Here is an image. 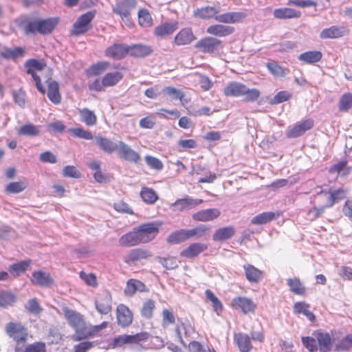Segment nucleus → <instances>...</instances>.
<instances>
[{"label":"nucleus","instance_id":"f257e3e1","mask_svg":"<svg viewBox=\"0 0 352 352\" xmlns=\"http://www.w3.org/2000/svg\"><path fill=\"white\" fill-rule=\"evenodd\" d=\"M302 342L309 352H330L334 338L333 333L318 329L312 333L311 336L302 337Z\"/></svg>","mask_w":352,"mask_h":352},{"label":"nucleus","instance_id":"f03ea898","mask_svg":"<svg viewBox=\"0 0 352 352\" xmlns=\"http://www.w3.org/2000/svg\"><path fill=\"white\" fill-rule=\"evenodd\" d=\"M223 94L226 97L244 96V101L252 102L257 100L261 92L258 89H250L245 85L239 82H230L223 89Z\"/></svg>","mask_w":352,"mask_h":352},{"label":"nucleus","instance_id":"7ed1b4c3","mask_svg":"<svg viewBox=\"0 0 352 352\" xmlns=\"http://www.w3.org/2000/svg\"><path fill=\"white\" fill-rule=\"evenodd\" d=\"M63 311L69 325L75 330V333L72 336L74 341H80L90 338L91 333L87 331L86 324L82 315L68 307L64 308Z\"/></svg>","mask_w":352,"mask_h":352},{"label":"nucleus","instance_id":"20e7f679","mask_svg":"<svg viewBox=\"0 0 352 352\" xmlns=\"http://www.w3.org/2000/svg\"><path fill=\"white\" fill-rule=\"evenodd\" d=\"M346 193L347 189L343 188L322 190L316 195L314 201L317 207L324 212L325 209L331 208L336 203L345 199Z\"/></svg>","mask_w":352,"mask_h":352},{"label":"nucleus","instance_id":"39448f33","mask_svg":"<svg viewBox=\"0 0 352 352\" xmlns=\"http://www.w3.org/2000/svg\"><path fill=\"white\" fill-rule=\"evenodd\" d=\"M96 13L95 10L89 11L78 17L69 31L70 35L79 36L89 32L92 28L91 22Z\"/></svg>","mask_w":352,"mask_h":352},{"label":"nucleus","instance_id":"423d86ee","mask_svg":"<svg viewBox=\"0 0 352 352\" xmlns=\"http://www.w3.org/2000/svg\"><path fill=\"white\" fill-rule=\"evenodd\" d=\"M160 225L158 222L153 221L135 227L140 243H147L153 241L159 233Z\"/></svg>","mask_w":352,"mask_h":352},{"label":"nucleus","instance_id":"0eeeda50","mask_svg":"<svg viewBox=\"0 0 352 352\" xmlns=\"http://www.w3.org/2000/svg\"><path fill=\"white\" fill-rule=\"evenodd\" d=\"M6 334L14 340L16 345L26 342L28 338V330L26 327L18 322H10L5 327Z\"/></svg>","mask_w":352,"mask_h":352},{"label":"nucleus","instance_id":"6e6552de","mask_svg":"<svg viewBox=\"0 0 352 352\" xmlns=\"http://www.w3.org/2000/svg\"><path fill=\"white\" fill-rule=\"evenodd\" d=\"M24 67L26 68L27 74L31 75L34 79L38 91L44 94L45 93V89L43 86L41 79L40 76L37 75L36 72L42 71L46 67V64L37 59L31 58L26 60L24 64Z\"/></svg>","mask_w":352,"mask_h":352},{"label":"nucleus","instance_id":"1a4fd4ad","mask_svg":"<svg viewBox=\"0 0 352 352\" xmlns=\"http://www.w3.org/2000/svg\"><path fill=\"white\" fill-rule=\"evenodd\" d=\"M195 48L204 54H216L223 48L222 41L216 37L206 36L197 41Z\"/></svg>","mask_w":352,"mask_h":352},{"label":"nucleus","instance_id":"9d476101","mask_svg":"<svg viewBox=\"0 0 352 352\" xmlns=\"http://www.w3.org/2000/svg\"><path fill=\"white\" fill-rule=\"evenodd\" d=\"M118 153L120 158L129 162L138 164L141 161L140 154L122 141L118 142Z\"/></svg>","mask_w":352,"mask_h":352},{"label":"nucleus","instance_id":"9b49d317","mask_svg":"<svg viewBox=\"0 0 352 352\" xmlns=\"http://www.w3.org/2000/svg\"><path fill=\"white\" fill-rule=\"evenodd\" d=\"M135 0H122L118 2L113 8V11L119 15L122 20L126 23L131 11L136 7Z\"/></svg>","mask_w":352,"mask_h":352},{"label":"nucleus","instance_id":"f8f14e48","mask_svg":"<svg viewBox=\"0 0 352 352\" xmlns=\"http://www.w3.org/2000/svg\"><path fill=\"white\" fill-rule=\"evenodd\" d=\"M203 202V199H192L188 195H186L183 198L177 199L173 204H171L170 207L173 211L182 212L194 208L201 204Z\"/></svg>","mask_w":352,"mask_h":352},{"label":"nucleus","instance_id":"ddd939ff","mask_svg":"<svg viewBox=\"0 0 352 352\" xmlns=\"http://www.w3.org/2000/svg\"><path fill=\"white\" fill-rule=\"evenodd\" d=\"M104 55L115 60L124 59L128 55V45L115 43L106 48Z\"/></svg>","mask_w":352,"mask_h":352},{"label":"nucleus","instance_id":"4468645a","mask_svg":"<svg viewBox=\"0 0 352 352\" xmlns=\"http://www.w3.org/2000/svg\"><path fill=\"white\" fill-rule=\"evenodd\" d=\"M152 256L151 252L145 248H135L131 250L124 256V261L129 265H134L141 260H146Z\"/></svg>","mask_w":352,"mask_h":352},{"label":"nucleus","instance_id":"2eb2a0df","mask_svg":"<svg viewBox=\"0 0 352 352\" xmlns=\"http://www.w3.org/2000/svg\"><path fill=\"white\" fill-rule=\"evenodd\" d=\"M232 307L241 311L243 314L252 313L256 308V303L251 299L244 296H238L232 299Z\"/></svg>","mask_w":352,"mask_h":352},{"label":"nucleus","instance_id":"dca6fc26","mask_svg":"<svg viewBox=\"0 0 352 352\" xmlns=\"http://www.w3.org/2000/svg\"><path fill=\"white\" fill-rule=\"evenodd\" d=\"M111 296L107 291L98 294L95 305L97 311L101 314H107L111 310Z\"/></svg>","mask_w":352,"mask_h":352},{"label":"nucleus","instance_id":"f3484780","mask_svg":"<svg viewBox=\"0 0 352 352\" xmlns=\"http://www.w3.org/2000/svg\"><path fill=\"white\" fill-rule=\"evenodd\" d=\"M314 126V120L307 118L301 122L296 124L291 129L287 131L288 138H296L304 135L307 131L311 129Z\"/></svg>","mask_w":352,"mask_h":352},{"label":"nucleus","instance_id":"a211bd4d","mask_svg":"<svg viewBox=\"0 0 352 352\" xmlns=\"http://www.w3.org/2000/svg\"><path fill=\"white\" fill-rule=\"evenodd\" d=\"M197 39L192 29L189 27L182 28L175 35L173 43L177 46L187 45Z\"/></svg>","mask_w":352,"mask_h":352},{"label":"nucleus","instance_id":"6ab92c4d","mask_svg":"<svg viewBox=\"0 0 352 352\" xmlns=\"http://www.w3.org/2000/svg\"><path fill=\"white\" fill-rule=\"evenodd\" d=\"M208 245L206 243L195 242L183 249L180 256L186 258H194L199 256L202 252L206 251Z\"/></svg>","mask_w":352,"mask_h":352},{"label":"nucleus","instance_id":"aec40b11","mask_svg":"<svg viewBox=\"0 0 352 352\" xmlns=\"http://www.w3.org/2000/svg\"><path fill=\"white\" fill-rule=\"evenodd\" d=\"M116 318L118 325L122 327H129L133 320L132 312L126 305L123 304H120L117 307Z\"/></svg>","mask_w":352,"mask_h":352},{"label":"nucleus","instance_id":"412c9836","mask_svg":"<svg viewBox=\"0 0 352 352\" xmlns=\"http://www.w3.org/2000/svg\"><path fill=\"white\" fill-rule=\"evenodd\" d=\"M221 215V212L217 208H208L200 210L192 215L195 221L208 222L217 219Z\"/></svg>","mask_w":352,"mask_h":352},{"label":"nucleus","instance_id":"4be33fe9","mask_svg":"<svg viewBox=\"0 0 352 352\" xmlns=\"http://www.w3.org/2000/svg\"><path fill=\"white\" fill-rule=\"evenodd\" d=\"M30 281L32 285L43 287H49L54 283V280L50 274L42 270L34 271L32 274Z\"/></svg>","mask_w":352,"mask_h":352},{"label":"nucleus","instance_id":"5701e85b","mask_svg":"<svg viewBox=\"0 0 352 352\" xmlns=\"http://www.w3.org/2000/svg\"><path fill=\"white\" fill-rule=\"evenodd\" d=\"M349 32V30L345 26L332 25L329 28H324L320 34L322 39L338 38L342 37Z\"/></svg>","mask_w":352,"mask_h":352},{"label":"nucleus","instance_id":"b1692460","mask_svg":"<svg viewBox=\"0 0 352 352\" xmlns=\"http://www.w3.org/2000/svg\"><path fill=\"white\" fill-rule=\"evenodd\" d=\"M247 16L243 12H228L223 14H218L216 21L221 23H236L243 21Z\"/></svg>","mask_w":352,"mask_h":352},{"label":"nucleus","instance_id":"393cba45","mask_svg":"<svg viewBox=\"0 0 352 352\" xmlns=\"http://www.w3.org/2000/svg\"><path fill=\"white\" fill-rule=\"evenodd\" d=\"M235 28L232 26L223 24H213L208 27L206 32L217 37H226L232 34Z\"/></svg>","mask_w":352,"mask_h":352},{"label":"nucleus","instance_id":"a878e982","mask_svg":"<svg viewBox=\"0 0 352 352\" xmlns=\"http://www.w3.org/2000/svg\"><path fill=\"white\" fill-rule=\"evenodd\" d=\"M274 18L280 20L298 19L301 17L302 13L300 10L288 8L283 7L276 8L273 11Z\"/></svg>","mask_w":352,"mask_h":352},{"label":"nucleus","instance_id":"bb28decb","mask_svg":"<svg viewBox=\"0 0 352 352\" xmlns=\"http://www.w3.org/2000/svg\"><path fill=\"white\" fill-rule=\"evenodd\" d=\"M178 28V22L176 21H166L156 26L154 34L157 37H165L172 34Z\"/></svg>","mask_w":352,"mask_h":352},{"label":"nucleus","instance_id":"cd10ccee","mask_svg":"<svg viewBox=\"0 0 352 352\" xmlns=\"http://www.w3.org/2000/svg\"><path fill=\"white\" fill-rule=\"evenodd\" d=\"M234 342L240 352H250L252 349L251 338L244 333H236L234 335Z\"/></svg>","mask_w":352,"mask_h":352},{"label":"nucleus","instance_id":"c85d7f7f","mask_svg":"<svg viewBox=\"0 0 352 352\" xmlns=\"http://www.w3.org/2000/svg\"><path fill=\"white\" fill-rule=\"evenodd\" d=\"M153 52L151 47L143 44L128 45V54L135 58H143L148 56Z\"/></svg>","mask_w":352,"mask_h":352},{"label":"nucleus","instance_id":"c756f323","mask_svg":"<svg viewBox=\"0 0 352 352\" xmlns=\"http://www.w3.org/2000/svg\"><path fill=\"white\" fill-rule=\"evenodd\" d=\"M309 304L305 301H300L294 303L293 307V312L296 315L303 314L308 320L311 322L316 321V318L314 314L310 311Z\"/></svg>","mask_w":352,"mask_h":352},{"label":"nucleus","instance_id":"7c9ffc66","mask_svg":"<svg viewBox=\"0 0 352 352\" xmlns=\"http://www.w3.org/2000/svg\"><path fill=\"white\" fill-rule=\"evenodd\" d=\"M97 146L104 153L111 154L117 151L118 143L113 142L111 140L102 136H96L94 138Z\"/></svg>","mask_w":352,"mask_h":352},{"label":"nucleus","instance_id":"2f4dec72","mask_svg":"<svg viewBox=\"0 0 352 352\" xmlns=\"http://www.w3.org/2000/svg\"><path fill=\"white\" fill-rule=\"evenodd\" d=\"M118 243L123 248L133 247L141 244L135 228L131 231L121 236Z\"/></svg>","mask_w":352,"mask_h":352},{"label":"nucleus","instance_id":"473e14b6","mask_svg":"<svg viewBox=\"0 0 352 352\" xmlns=\"http://www.w3.org/2000/svg\"><path fill=\"white\" fill-rule=\"evenodd\" d=\"M247 280L251 283H256L261 281L263 277V272L251 264L243 265Z\"/></svg>","mask_w":352,"mask_h":352},{"label":"nucleus","instance_id":"72a5a7b5","mask_svg":"<svg viewBox=\"0 0 352 352\" xmlns=\"http://www.w3.org/2000/svg\"><path fill=\"white\" fill-rule=\"evenodd\" d=\"M59 22V18L50 17L47 19L40 18V34L47 35L51 34Z\"/></svg>","mask_w":352,"mask_h":352},{"label":"nucleus","instance_id":"f704fd0d","mask_svg":"<svg viewBox=\"0 0 352 352\" xmlns=\"http://www.w3.org/2000/svg\"><path fill=\"white\" fill-rule=\"evenodd\" d=\"M235 234V229L232 226H226L218 228L212 235L214 241H224L231 239Z\"/></svg>","mask_w":352,"mask_h":352},{"label":"nucleus","instance_id":"c9c22d12","mask_svg":"<svg viewBox=\"0 0 352 352\" xmlns=\"http://www.w3.org/2000/svg\"><path fill=\"white\" fill-rule=\"evenodd\" d=\"M47 97L54 104H58L61 102V95L59 91V85L55 81H50L47 83Z\"/></svg>","mask_w":352,"mask_h":352},{"label":"nucleus","instance_id":"e433bc0d","mask_svg":"<svg viewBox=\"0 0 352 352\" xmlns=\"http://www.w3.org/2000/svg\"><path fill=\"white\" fill-rule=\"evenodd\" d=\"M219 7L205 6L197 9L195 11V15L202 19H210L214 18L216 20V16L219 13Z\"/></svg>","mask_w":352,"mask_h":352},{"label":"nucleus","instance_id":"4c0bfd02","mask_svg":"<svg viewBox=\"0 0 352 352\" xmlns=\"http://www.w3.org/2000/svg\"><path fill=\"white\" fill-rule=\"evenodd\" d=\"M287 284L292 293L299 296L305 295L307 289L299 278H289L287 279Z\"/></svg>","mask_w":352,"mask_h":352},{"label":"nucleus","instance_id":"58836bf2","mask_svg":"<svg viewBox=\"0 0 352 352\" xmlns=\"http://www.w3.org/2000/svg\"><path fill=\"white\" fill-rule=\"evenodd\" d=\"M23 30L26 35L40 34V18H34L22 21Z\"/></svg>","mask_w":352,"mask_h":352},{"label":"nucleus","instance_id":"ea45409f","mask_svg":"<svg viewBox=\"0 0 352 352\" xmlns=\"http://www.w3.org/2000/svg\"><path fill=\"white\" fill-rule=\"evenodd\" d=\"M280 214L274 212H264L254 217L251 219V223L253 225H262L272 221L276 217H278Z\"/></svg>","mask_w":352,"mask_h":352},{"label":"nucleus","instance_id":"a19ab883","mask_svg":"<svg viewBox=\"0 0 352 352\" xmlns=\"http://www.w3.org/2000/svg\"><path fill=\"white\" fill-rule=\"evenodd\" d=\"M187 230L189 239L192 238L200 239L208 235L211 230V227L205 224H199L193 228Z\"/></svg>","mask_w":352,"mask_h":352},{"label":"nucleus","instance_id":"79ce46f5","mask_svg":"<svg viewBox=\"0 0 352 352\" xmlns=\"http://www.w3.org/2000/svg\"><path fill=\"white\" fill-rule=\"evenodd\" d=\"M26 53L25 47H18L14 49L5 48L1 52V57L6 59L16 60L19 58H22Z\"/></svg>","mask_w":352,"mask_h":352},{"label":"nucleus","instance_id":"37998d69","mask_svg":"<svg viewBox=\"0 0 352 352\" xmlns=\"http://www.w3.org/2000/svg\"><path fill=\"white\" fill-rule=\"evenodd\" d=\"M322 58V54L320 51H308L300 54L298 60L307 64H314L319 62Z\"/></svg>","mask_w":352,"mask_h":352},{"label":"nucleus","instance_id":"c03bdc74","mask_svg":"<svg viewBox=\"0 0 352 352\" xmlns=\"http://www.w3.org/2000/svg\"><path fill=\"white\" fill-rule=\"evenodd\" d=\"M330 174L339 175L342 173V176H345L351 172V168L348 166V161L344 159L338 163H336L331 166L328 170Z\"/></svg>","mask_w":352,"mask_h":352},{"label":"nucleus","instance_id":"a18cd8bd","mask_svg":"<svg viewBox=\"0 0 352 352\" xmlns=\"http://www.w3.org/2000/svg\"><path fill=\"white\" fill-rule=\"evenodd\" d=\"M352 349V333L338 340L334 345L336 351H349Z\"/></svg>","mask_w":352,"mask_h":352},{"label":"nucleus","instance_id":"49530a36","mask_svg":"<svg viewBox=\"0 0 352 352\" xmlns=\"http://www.w3.org/2000/svg\"><path fill=\"white\" fill-rule=\"evenodd\" d=\"M124 77L120 72H108L103 77V83L106 87L116 85Z\"/></svg>","mask_w":352,"mask_h":352},{"label":"nucleus","instance_id":"de8ad7c7","mask_svg":"<svg viewBox=\"0 0 352 352\" xmlns=\"http://www.w3.org/2000/svg\"><path fill=\"white\" fill-rule=\"evenodd\" d=\"M144 287V284L141 281L135 279H130L126 283L124 294L127 296H132L137 291L142 292Z\"/></svg>","mask_w":352,"mask_h":352},{"label":"nucleus","instance_id":"09e8293b","mask_svg":"<svg viewBox=\"0 0 352 352\" xmlns=\"http://www.w3.org/2000/svg\"><path fill=\"white\" fill-rule=\"evenodd\" d=\"M142 200L147 204H153L158 199V195L151 188L144 186L141 188L140 192Z\"/></svg>","mask_w":352,"mask_h":352},{"label":"nucleus","instance_id":"8fccbe9b","mask_svg":"<svg viewBox=\"0 0 352 352\" xmlns=\"http://www.w3.org/2000/svg\"><path fill=\"white\" fill-rule=\"evenodd\" d=\"M189 239L187 229H181L172 232L167 238V241L172 244H177Z\"/></svg>","mask_w":352,"mask_h":352},{"label":"nucleus","instance_id":"3c124183","mask_svg":"<svg viewBox=\"0 0 352 352\" xmlns=\"http://www.w3.org/2000/svg\"><path fill=\"white\" fill-rule=\"evenodd\" d=\"M79 115L82 122L87 126H94L97 122V117L93 111L87 108L79 110Z\"/></svg>","mask_w":352,"mask_h":352},{"label":"nucleus","instance_id":"603ef678","mask_svg":"<svg viewBox=\"0 0 352 352\" xmlns=\"http://www.w3.org/2000/svg\"><path fill=\"white\" fill-rule=\"evenodd\" d=\"M14 352H47V349L44 342H35L28 344L24 350L21 346L16 345Z\"/></svg>","mask_w":352,"mask_h":352},{"label":"nucleus","instance_id":"864d4df0","mask_svg":"<svg viewBox=\"0 0 352 352\" xmlns=\"http://www.w3.org/2000/svg\"><path fill=\"white\" fill-rule=\"evenodd\" d=\"M266 67L275 77L283 78L289 72L288 69L282 67L275 61L268 62Z\"/></svg>","mask_w":352,"mask_h":352},{"label":"nucleus","instance_id":"5fc2aeb1","mask_svg":"<svg viewBox=\"0 0 352 352\" xmlns=\"http://www.w3.org/2000/svg\"><path fill=\"white\" fill-rule=\"evenodd\" d=\"M30 264V260L22 261L11 265L8 270L12 275L16 277L19 276L21 273L25 272L28 269Z\"/></svg>","mask_w":352,"mask_h":352},{"label":"nucleus","instance_id":"6e6d98bb","mask_svg":"<svg viewBox=\"0 0 352 352\" xmlns=\"http://www.w3.org/2000/svg\"><path fill=\"white\" fill-rule=\"evenodd\" d=\"M138 23L142 28H150L153 25V19L146 8H141L138 12Z\"/></svg>","mask_w":352,"mask_h":352},{"label":"nucleus","instance_id":"4d7b16f0","mask_svg":"<svg viewBox=\"0 0 352 352\" xmlns=\"http://www.w3.org/2000/svg\"><path fill=\"white\" fill-rule=\"evenodd\" d=\"M19 135L37 136L40 133V130L37 126L32 124H25L18 129Z\"/></svg>","mask_w":352,"mask_h":352},{"label":"nucleus","instance_id":"13d9d810","mask_svg":"<svg viewBox=\"0 0 352 352\" xmlns=\"http://www.w3.org/2000/svg\"><path fill=\"white\" fill-rule=\"evenodd\" d=\"M16 301V296L13 293L8 291L0 292V307L12 306Z\"/></svg>","mask_w":352,"mask_h":352},{"label":"nucleus","instance_id":"bf43d9fd","mask_svg":"<svg viewBox=\"0 0 352 352\" xmlns=\"http://www.w3.org/2000/svg\"><path fill=\"white\" fill-rule=\"evenodd\" d=\"M155 309V302L151 299L144 302L140 311L142 317L146 319H151L153 316V311Z\"/></svg>","mask_w":352,"mask_h":352},{"label":"nucleus","instance_id":"052dcab7","mask_svg":"<svg viewBox=\"0 0 352 352\" xmlns=\"http://www.w3.org/2000/svg\"><path fill=\"white\" fill-rule=\"evenodd\" d=\"M157 260L162 266L168 270H175L178 267V260L175 256L157 257Z\"/></svg>","mask_w":352,"mask_h":352},{"label":"nucleus","instance_id":"680f3d73","mask_svg":"<svg viewBox=\"0 0 352 352\" xmlns=\"http://www.w3.org/2000/svg\"><path fill=\"white\" fill-rule=\"evenodd\" d=\"M352 107V94L346 93L340 98L338 108L342 112L348 111Z\"/></svg>","mask_w":352,"mask_h":352},{"label":"nucleus","instance_id":"e2e57ef3","mask_svg":"<svg viewBox=\"0 0 352 352\" xmlns=\"http://www.w3.org/2000/svg\"><path fill=\"white\" fill-rule=\"evenodd\" d=\"M27 187V183L25 181H19L10 183L6 187V192L7 193H19L23 191Z\"/></svg>","mask_w":352,"mask_h":352},{"label":"nucleus","instance_id":"0e129e2a","mask_svg":"<svg viewBox=\"0 0 352 352\" xmlns=\"http://www.w3.org/2000/svg\"><path fill=\"white\" fill-rule=\"evenodd\" d=\"M131 345L130 335L122 334L115 337L111 344L113 349L124 347L126 345Z\"/></svg>","mask_w":352,"mask_h":352},{"label":"nucleus","instance_id":"69168bd1","mask_svg":"<svg viewBox=\"0 0 352 352\" xmlns=\"http://www.w3.org/2000/svg\"><path fill=\"white\" fill-rule=\"evenodd\" d=\"M205 294L207 299L211 302L214 310L217 314L221 312L223 310V305L214 293L210 289H206Z\"/></svg>","mask_w":352,"mask_h":352},{"label":"nucleus","instance_id":"338daca9","mask_svg":"<svg viewBox=\"0 0 352 352\" xmlns=\"http://www.w3.org/2000/svg\"><path fill=\"white\" fill-rule=\"evenodd\" d=\"M205 294L207 299L211 302L214 310L217 314L221 312L223 310V305L214 293L210 289H206Z\"/></svg>","mask_w":352,"mask_h":352},{"label":"nucleus","instance_id":"774afa93","mask_svg":"<svg viewBox=\"0 0 352 352\" xmlns=\"http://www.w3.org/2000/svg\"><path fill=\"white\" fill-rule=\"evenodd\" d=\"M151 337V334L147 331H141L134 335H130L131 345H139L146 342Z\"/></svg>","mask_w":352,"mask_h":352}]
</instances>
